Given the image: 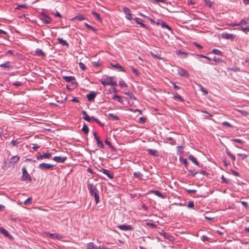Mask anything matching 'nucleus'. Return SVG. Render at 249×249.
<instances>
[{"label":"nucleus","mask_w":249,"mask_h":249,"mask_svg":"<svg viewBox=\"0 0 249 249\" xmlns=\"http://www.w3.org/2000/svg\"><path fill=\"white\" fill-rule=\"evenodd\" d=\"M87 187L90 195H94L96 203H98L99 201V196L98 195V191L96 187L92 184L88 183Z\"/></svg>","instance_id":"obj_1"},{"label":"nucleus","mask_w":249,"mask_h":249,"mask_svg":"<svg viewBox=\"0 0 249 249\" xmlns=\"http://www.w3.org/2000/svg\"><path fill=\"white\" fill-rule=\"evenodd\" d=\"M101 83L104 86L111 85V86H117V83L115 81L112 77H107L104 79H101Z\"/></svg>","instance_id":"obj_2"},{"label":"nucleus","mask_w":249,"mask_h":249,"mask_svg":"<svg viewBox=\"0 0 249 249\" xmlns=\"http://www.w3.org/2000/svg\"><path fill=\"white\" fill-rule=\"evenodd\" d=\"M22 176L21 177V179L23 181H31V178L30 177L29 174L27 172L25 168H23L22 169Z\"/></svg>","instance_id":"obj_3"},{"label":"nucleus","mask_w":249,"mask_h":249,"mask_svg":"<svg viewBox=\"0 0 249 249\" xmlns=\"http://www.w3.org/2000/svg\"><path fill=\"white\" fill-rule=\"evenodd\" d=\"M54 165L46 163H42L39 164V168L41 170H46V169H50L53 168L54 167Z\"/></svg>","instance_id":"obj_4"},{"label":"nucleus","mask_w":249,"mask_h":249,"mask_svg":"<svg viewBox=\"0 0 249 249\" xmlns=\"http://www.w3.org/2000/svg\"><path fill=\"white\" fill-rule=\"evenodd\" d=\"M123 12L125 15V17L128 20H131L133 19L132 17V14L130 12V10L127 7H124L123 8Z\"/></svg>","instance_id":"obj_5"},{"label":"nucleus","mask_w":249,"mask_h":249,"mask_svg":"<svg viewBox=\"0 0 249 249\" xmlns=\"http://www.w3.org/2000/svg\"><path fill=\"white\" fill-rule=\"evenodd\" d=\"M221 37L223 38H225L226 39H230L231 40H233L235 38V35L231 34L225 33L221 34Z\"/></svg>","instance_id":"obj_6"},{"label":"nucleus","mask_w":249,"mask_h":249,"mask_svg":"<svg viewBox=\"0 0 249 249\" xmlns=\"http://www.w3.org/2000/svg\"><path fill=\"white\" fill-rule=\"evenodd\" d=\"M118 228L123 231H133V227L131 225H121L118 226Z\"/></svg>","instance_id":"obj_7"},{"label":"nucleus","mask_w":249,"mask_h":249,"mask_svg":"<svg viewBox=\"0 0 249 249\" xmlns=\"http://www.w3.org/2000/svg\"><path fill=\"white\" fill-rule=\"evenodd\" d=\"M178 73L181 76H185V77H188L189 76V74H188V72L186 70H185L181 68H179L178 69Z\"/></svg>","instance_id":"obj_8"},{"label":"nucleus","mask_w":249,"mask_h":249,"mask_svg":"<svg viewBox=\"0 0 249 249\" xmlns=\"http://www.w3.org/2000/svg\"><path fill=\"white\" fill-rule=\"evenodd\" d=\"M46 235L47 236H50L51 238L53 239H61L62 236H60L59 234H55V233H50L49 232H46L45 233Z\"/></svg>","instance_id":"obj_9"},{"label":"nucleus","mask_w":249,"mask_h":249,"mask_svg":"<svg viewBox=\"0 0 249 249\" xmlns=\"http://www.w3.org/2000/svg\"><path fill=\"white\" fill-rule=\"evenodd\" d=\"M0 232L4 234L6 237L10 239H13L12 236L9 233L8 231L4 229L3 228L0 227Z\"/></svg>","instance_id":"obj_10"},{"label":"nucleus","mask_w":249,"mask_h":249,"mask_svg":"<svg viewBox=\"0 0 249 249\" xmlns=\"http://www.w3.org/2000/svg\"><path fill=\"white\" fill-rule=\"evenodd\" d=\"M54 160L57 162H63L66 159V157H53V159Z\"/></svg>","instance_id":"obj_11"},{"label":"nucleus","mask_w":249,"mask_h":249,"mask_svg":"<svg viewBox=\"0 0 249 249\" xmlns=\"http://www.w3.org/2000/svg\"><path fill=\"white\" fill-rule=\"evenodd\" d=\"M41 20L45 23L49 24L52 22V19L50 17L47 16H43L41 18Z\"/></svg>","instance_id":"obj_12"},{"label":"nucleus","mask_w":249,"mask_h":249,"mask_svg":"<svg viewBox=\"0 0 249 249\" xmlns=\"http://www.w3.org/2000/svg\"><path fill=\"white\" fill-rule=\"evenodd\" d=\"M12 165H13L11 163L10 161H9L8 158L7 159H4V163L2 166V168L3 169H6L9 167H11Z\"/></svg>","instance_id":"obj_13"},{"label":"nucleus","mask_w":249,"mask_h":249,"mask_svg":"<svg viewBox=\"0 0 249 249\" xmlns=\"http://www.w3.org/2000/svg\"><path fill=\"white\" fill-rule=\"evenodd\" d=\"M84 19H85V18L84 17V16L83 15H82L81 14H78L75 17L73 18L71 20L72 21H75L76 20L81 21V20H83Z\"/></svg>","instance_id":"obj_14"},{"label":"nucleus","mask_w":249,"mask_h":249,"mask_svg":"<svg viewBox=\"0 0 249 249\" xmlns=\"http://www.w3.org/2000/svg\"><path fill=\"white\" fill-rule=\"evenodd\" d=\"M88 249H101V247H98L93 243L90 242L87 245Z\"/></svg>","instance_id":"obj_15"},{"label":"nucleus","mask_w":249,"mask_h":249,"mask_svg":"<svg viewBox=\"0 0 249 249\" xmlns=\"http://www.w3.org/2000/svg\"><path fill=\"white\" fill-rule=\"evenodd\" d=\"M96 97V94L94 92H92L87 95V98L89 101H91Z\"/></svg>","instance_id":"obj_16"},{"label":"nucleus","mask_w":249,"mask_h":249,"mask_svg":"<svg viewBox=\"0 0 249 249\" xmlns=\"http://www.w3.org/2000/svg\"><path fill=\"white\" fill-rule=\"evenodd\" d=\"M160 234L162 235L165 238L169 239L170 240H171L172 236L168 234L167 232H164L163 231H162L161 232H160Z\"/></svg>","instance_id":"obj_17"},{"label":"nucleus","mask_w":249,"mask_h":249,"mask_svg":"<svg viewBox=\"0 0 249 249\" xmlns=\"http://www.w3.org/2000/svg\"><path fill=\"white\" fill-rule=\"evenodd\" d=\"M103 173L106 175L109 178L112 179L113 178V175L111 174L110 171L104 169H103Z\"/></svg>","instance_id":"obj_18"},{"label":"nucleus","mask_w":249,"mask_h":249,"mask_svg":"<svg viewBox=\"0 0 249 249\" xmlns=\"http://www.w3.org/2000/svg\"><path fill=\"white\" fill-rule=\"evenodd\" d=\"M176 53L178 55H181L183 58H186L188 56V54L187 53L182 52L180 50L177 51Z\"/></svg>","instance_id":"obj_19"},{"label":"nucleus","mask_w":249,"mask_h":249,"mask_svg":"<svg viewBox=\"0 0 249 249\" xmlns=\"http://www.w3.org/2000/svg\"><path fill=\"white\" fill-rule=\"evenodd\" d=\"M19 159V157H11L10 159H9V160L13 165L14 163L18 161Z\"/></svg>","instance_id":"obj_20"},{"label":"nucleus","mask_w":249,"mask_h":249,"mask_svg":"<svg viewBox=\"0 0 249 249\" xmlns=\"http://www.w3.org/2000/svg\"><path fill=\"white\" fill-rule=\"evenodd\" d=\"M82 114L84 115L83 119L86 121L90 122L91 120L92 119V117L90 118L86 113V112L84 110L82 111Z\"/></svg>","instance_id":"obj_21"},{"label":"nucleus","mask_w":249,"mask_h":249,"mask_svg":"<svg viewBox=\"0 0 249 249\" xmlns=\"http://www.w3.org/2000/svg\"><path fill=\"white\" fill-rule=\"evenodd\" d=\"M57 40L58 41V42L60 44H61V45H62L63 46H69L68 43L65 40H64L63 38H58Z\"/></svg>","instance_id":"obj_22"},{"label":"nucleus","mask_w":249,"mask_h":249,"mask_svg":"<svg viewBox=\"0 0 249 249\" xmlns=\"http://www.w3.org/2000/svg\"><path fill=\"white\" fill-rule=\"evenodd\" d=\"M249 22V18H244L241 20L240 22L236 24V25H246Z\"/></svg>","instance_id":"obj_23"},{"label":"nucleus","mask_w":249,"mask_h":249,"mask_svg":"<svg viewBox=\"0 0 249 249\" xmlns=\"http://www.w3.org/2000/svg\"><path fill=\"white\" fill-rule=\"evenodd\" d=\"M150 192L154 193L156 196L162 198H165V196L162 194H161L159 191H150Z\"/></svg>","instance_id":"obj_24"},{"label":"nucleus","mask_w":249,"mask_h":249,"mask_svg":"<svg viewBox=\"0 0 249 249\" xmlns=\"http://www.w3.org/2000/svg\"><path fill=\"white\" fill-rule=\"evenodd\" d=\"M108 117L113 120H118L119 119L118 116L114 113H109Z\"/></svg>","instance_id":"obj_25"},{"label":"nucleus","mask_w":249,"mask_h":249,"mask_svg":"<svg viewBox=\"0 0 249 249\" xmlns=\"http://www.w3.org/2000/svg\"><path fill=\"white\" fill-rule=\"evenodd\" d=\"M112 66L117 69L120 71H124V68L119 64H116L115 65H112Z\"/></svg>","instance_id":"obj_26"},{"label":"nucleus","mask_w":249,"mask_h":249,"mask_svg":"<svg viewBox=\"0 0 249 249\" xmlns=\"http://www.w3.org/2000/svg\"><path fill=\"white\" fill-rule=\"evenodd\" d=\"M134 176L135 178L139 179H142L143 175L142 174H141L140 172H135L134 173Z\"/></svg>","instance_id":"obj_27"},{"label":"nucleus","mask_w":249,"mask_h":249,"mask_svg":"<svg viewBox=\"0 0 249 249\" xmlns=\"http://www.w3.org/2000/svg\"><path fill=\"white\" fill-rule=\"evenodd\" d=\"M64 79L67 82H70L75 80V78L73 76H64Z\"/></svg>","instance_id":"obj_28"},{"label":"nucleus","mask_w":249,"mask_h":249,"mask_svg":"<svg viewBox=\"0 0 249 249\" xmlns=\"http://www.w3.org/2000/svg\"><path fill=\"white\" fill-rule=\"evenodd\" d=\"M36 52V54L38 56H44L45 55L44 53L40 49H37Z\"/></svg>","instance_id":"obj_29"},{"label":"nucleus","mask_w":249,"mask_h":249,"mask_svg":"<svg viewBox=\"0 0 249 249\" xmlns=\"http://www.w3.org/2000/svg\"><path fill=\"white\" fill-rule=\"evenodd\" d=\"M148 154L151 155H156L157 154V151L156 150L149 149L147 150Z\"/></svg>","instance_id":"obj_30"},{"label":"nucleus","mask_w":249,"mask_h":249,"mask_svg":"<svg viewBox=\"0 0 249 249\" xmlns=\"http://www.w3.org/2000/svg\"><path fill=\"white\" fill-rule=\"evenodd\" d=\"M82 130L83 132L84 133L87 134L89 132V128L87 125H86V124H84L82 128Z\"/></svg>","instance_id":"obj_31"},{"label":"nucleus","mask_w":249,"mask_h":249,"mask_svg":"<svg viewBox=\"0 0 249 249\" xmlns=\"http://www.w3.org/2000/svg\"><path fill=\"white\" fill-rule=\"evenodd\" d=\"M112 99L113 100H116L118 102H120V103H122V99L121 98V97L120 96H119V95H116V94H115L113 96V98Z\"/></svg>","instance_id":"obj_32"},{"label":"nucleus","mask_w":249,"mask_h":249,"mask_svg":"<svg viewBox=\"0 0 249 249\" xmlns=\"http://www.w3.org/2000/svg\"><path fill=\"white\" fill-rule=\"evenodd\" d=\"M189 159L195 164L199 166V164L196 159L195 157H189Z\"/></svg>","instance_id":"obj_33"},{"label":"nucleus","mask_w":249,"mask_h":249,"mask_svg":"<svg viewBox=\"0 0 249 249\" xmlns=\"http://www.w3.org/2000/svg\"><path fill=\"white\" fill-rule=\"evenodd\" d=\"M0 67L5 68H10L11 67V65L10 62H7L5 63H3L0 65Z\"/></svg>","instance_id":"obj_34"},{"label":"nucleus","mask_w":249,"mask_h":249,"mask_svg":"<svg viewBox=\"0 0 249 249\" xmlns=\"http://www.w3.org/2000/svg\"><path fill=\"white\" fill-rule=\"evenodd\" d=\"M236 110L244 116H247L249 114L248 112L245 110L236 109Z\"/></svg>","instance_id":"obj_35"},{"label":"nucleus","mask_w":249,"mask_h":249,"mask_svg":"<svg viewBox=\"0 0 249 249\" xmlns=\"http://www.w3.org/2000/svg\"><path fill=\"white\" fill-rule=\"evenodd\" d=\"M178 155H181L183 153L184 148L182 146H178Z\"/></svg>","instance_id":"obj_36"},{"label":"nucleus","mask_w":249,"mask_h":249,"mask_svg":"<svg viewBox=\"0 0 249 249\" xmlns=\"http://www.w3.org/2000/svg\"><path fill=\"white\" fill-rule=\"evenodd\" d=\"M92 14L93 15H94L95 17V18H96L97 19H98L99 21H101V18L100 16L98 13H96L95 11H93L92 12Z\"/></svg>","instance_id":"obj_37"},{"label":"nucleus","mask_w":249,"mask_h":249,"mask_svg":"<svg viewBox=\"0 0 249 249\" xmlns=\"http://www.w3.org/2000/svg\"><path fill=\"white\" fill-rule=\"evenodd\" d=\"M161 26L162 27L165 28L170 31H171L172 30L171 28L165 22H162Z\"/></svg>","instance_id":"obj_38"},{"label":"nucleus","mask_w":249,"mask_h":249,"mask_svg":"<svg viewBox=\"0 0 249 249\" xmlns=\"http://www.w3.org/2000/svg\"><path fill=\"white\" fill-rule=\"evenodd\" d=\"M119 86L121 87H127V85L125 83V82L123 80H121L120 81H119Z\"/></svg>","instance_id":"obj_39"},{"label":"nucleus","mask_w":249,"mask_h":249,"mask_svg":"<svg viewBox=\"0 0 249 249\" xmlns=\"http://www.w3.org/2000/svg\"><path fill=\"white\" fill-rule=\"evenodd\" d=\"M125 94L129 96L130 97V98H131V99H132L133 100H136V98L135 97L134 95H133V94L132 92H125Z\"/></svg>","instance_id":"obj_40"},{"label":"nucleus","mask_w":249,"mask_h":249,"mask_svg":"<svg viewBox=\"0 0 249 249\" xmlns=\"http://www.w3.org/2000/svg\"><path fill=\"white\" fill-rule=\"evenodd\" d=\"M95 140H96L98 146H103V143L100 141V139H99L98 136H96Z\"/></svg>","instance_id":"obj_41"},{"label":"nucleus","mask_w":249,"mask_h":249,"mask_svg":"<svg viewBox=\"0 0 249 249\" xmlns=\"http://www.w3.org/2000/svg\"><path fill=\"white\" fill-rule=\"evenodd\" d=\"M20 142L18 139L16 140H13L11 142V143L13 146H17Z\"/></svg>","instance_id":"obj_42"},{"label":"nucleus","mask_w":249,"mask_h":249,"mask_svg":"<svg viewBox=\"0 0 249 249\" xmlns=\"http://www.w3.org/2000/svg\"><path fill=\"white\" fill-rule=\"evenodd\" d=\"M179 160L180 161H182L183 164L185 165V166L186 167L187 164H188V162H187V159H183L181 157H180L179 158Z\"/></svg>","instance_id":"obj_43"},{"label":"nucleus","mask_w":249,"mask_h":249,"mask_svg":"<svg viewBox=\"0 0 249 249\" xmlns=\"http://www.w3.org/2000/svg\"><path fill=\"white\" fill-rule=\"evenodd\" d=\"M32 200V197H28L24 202V204L26 205L27 204L31 203V201Z\"/></svg>","instance_id":"obj_44"},{"label":"nucleus","mask_w":249,"mask_h":249,"mask_svg":"<svg viewBox=\"0 0 249 249\" xmlns=\"http://www.w3.org/2000/svg\"><path fill=\"white\" fill-rule=\"evenodd\" d=\"M79 67L83 70H85L86 69V67L82 62H79Z\"/></svg>","instance_id":"obj_45"},{"label":"nucleus","mask_w":249,"mask_h":249,"mask_svg":"<svg viewBox=\"0 0 249 249\" xmlns=\"http://www.w3.org/2000/svg\"><path fill=\"white\" fill-rule=\"evenodd\" d=\"M212 52L216 54L220 55L221 54V51L217 49H213Z\"/></svg>","instance_id":"obj_46"},{"label":"nucleus","mask_w":249,"mask_h":249,"mask_svg":"<svg viewBox=\"0 0 249 249\" xmlns=\"http://www.w3.org/2000/svg\"><path fill=\"white\" fill-rule=\"evenodd\" d=\"M241 30L245 33H247L249 31V26L246 27H242Z\"/></svg>","instance_id":"obj_47"},{"label":"nucleus","mask_w":249,"mask_h":249,"mask_svg":"<svg viewBox=\"0 0 249 249\" xmlns=\"http://www.w3.org/2000/svg\"><path fill=\"white\" fill-rule=\"evenodd\" d=\"M167 140L169 141H171L172 142H170V143L172 145H175L176 143L175 142V141H173V138H172V137H169L167 138Z\"/></svg>","instance_id":"obj_48"},{"label":"nucleus","mask_w":249,"mask_h":249,"mask_svg":"<svg viewBox=\"0 0 249 249\" xmlns=\"http://www.w3.org/2000/svg\"><path fill=\"white\" fill-rule=\"evenodd\" d=\"M131 70L132 71L135 73L136 74V75H138L139 73L138 72V71H137V70L136 69H135L134 67L133 66H131Z\"/></svg>","instance_id":"obj_49"},{"label":"nucleus","mask_w":249,"mask_h":249,"mask_svg":"<svg viewBox=\"0 0 249 249\" xmlns=\"http://www.w3.org/2000/svg\"><path fill=\"white\" fill-rule=\"evenodd\" d=\"M222 124L223 125H225L227 127H232V125L230 124L229 123L227 122H224L223 123H222Z\"/></svg>","instance_id":"obj_50"},{"label":"nucleus","mask_w":249,"mask_h":249,"mask_svg":"<svg viewBox=\"0 0 249 249\" xmlns=\"http://www.w3.org/2000/svg\"><path fill=\"white\" fill-rule=\"evenodd\" d=\"M213 60L216 63H220V62H222V60L220 58L216 57L215 56H214L213 57Z\"/></svg>","instance_id":"obj_51"},{"label":"nucleus","mask_w":249,"mask_h":249,"mask_svg":"<svg viewBox=\"0 0 249 249\" xmlns=\"http://www.w3.org/2000/svg\"><path fill=\"white\" fill-rule=\"evenodd\" d=\"M188 172L189 173V175L192 176L193 177L195 176L197 174V172H193V171H192L191 170H188Z\"/></svg>","instance_id":"obj_52"},{"label":"nucleus","mask_w":249,"mask_h":249,"mask_svg":"<svg viewBox=\"0 0 249 249\" xmlns=\"http://www.w3.org/2000/svg\"><path fill=\"white\" fill-rule=\"evenodd\" d=\"M174 97L175 98H178L181 101H183L182 98L178 94H176L175 95H174Z\"/></svg>","instance_id":"obj_53"},{"label":"nucleus","mask_w":249,"mask_h":249,"mask_svg":"<svg viewBox=\"0 0 249 249\" xmlns=\"http://www.w3.org/2000/svg\"><path fill=\"white\" fill-rule=\"evenodd\" d=\"M148 226H149L152 228H156L157 227V225H156L154 223H146V224Z\"/></svg>","instance_id":"obj_54"},{"label":"nucleus","mask_w":249,"mask_h":249,"mask_svg":"<svg viewBox=\"0 0 249 249\" xmlns=\"http://www.w3.org/2000/svg\"><path fill=\"white\" fill-rule=\"evenodd\" d=\"M92 119L95 122H96L98 124H99V125H102V123H101V122L100 121H99L97 118H94L93 117H92Z\"/></svg>","instance_id":"obj_55"},{"label":"nucleus","mask_w":249,"mask_h":249,"mask_svg":"<svg viewBox=\"0 0 249 249\" xmlns=\"http://www.w3.org/2000/svg\"><path fill=\"white\" fill-rule=\"evenodd\" d=\"M26 4H21V5H18L17 8H16V9H20L21 8H26Z\"/></svg>","instance_id":"obj_56"},{"label":"nucleus","mask_w":249,"mask_h":249,"mask_svg":"<svg viewBox=\"0 0 249 249\" xmlns=\"http://www.w3.org/2000/svg\"><path fill=\"white\" fill-rule=\"evenodd\" d=\"M151 54L154 57L157 58L159 59H162L161 57L160 56H157V54H156L154 52H151Z\"/></svg>","instance_id":"obj_57"},{"label":"nucleus","mask_w":249,"mask_h":249,"mask_svg":"<svg viewBox=\"0 0 249 249\" xmlns=\"http://www.w3.org/2000/svg\"><path fill=\"white\" fill-rule=\"evenodd\" d=\"M194 206V203L193 201H189L188 204V207L189 208H193Z\"/></svg>","instance_id":"obj_58"},{"label":"nucleus","mask_w":249,"mask_h":249,"mask_svg":"<svg viewBox=\"0 0 249 249\" xmlns=\"http://www.w3.org/2000/svg\"><path fill=\"white\" fill-rule=\"evenodd\" d=\"M134 19H135V21H136L137 23H138V24H141V22H142V20L141 18H136Z\"/></svg>","instance_id":"obj_59"},{"label":"nucleus","mask_w":249,"mask_h":249,"mask_svg":"<svg viewBox=\"0 0 249 249\" xmlns=\"http://www.w3.org/2000/svg\"><path fill=\"white\" fill-rule=\"evenodd\" d=\"M232 141L235 142H237L240 143H243V142H242V140L239 139H233Z\"/></svg>","instance_id":"obj_60"},{"label":"nucleus","mask_w":249,"mask_h":249,"mask_svg":"<svg viewBox=\"0 0 249 249\" xmlns=\"http://www.w3.org/2000/svg\"><path fill=\"white\" fill-rule=\"evenodd\" d=\"M221 179L223 180V182L225 183L226 184H228L229 183V181L227 180L226 178H225L223 176H222Z\"/></svg>","instance_id":"obj_61"},{"label":"nucleus","mask_w":249,"mask_h":249,"mask_svg":"<svg viewBox=\"0 0 249 249\" xmlns=\"http://www.w3.org/2000/svg\"><path fill=\"white\" fill-rule=\"evenodd\" d=\"M13 85L15 86H20L21 85V83L19 81H16L13 83Z\"/></svg>","instance_id":"obj_62"},{"label":"nucleus","mask_w":249,"mask_h":249,"mask_svg":"<svg viewBox=\"0 0 249 249\" xmlns=\"http://www.w3.org/2000/svg\"><path fill=\"white\" fill-rule=\"evenodd\" d=\"M241 203L246 208H248V204L247 202L245 201H241Z\"/></svg>","instance_id":"obj_63"},{"label":"nucleus","mask_w":249,"mask_h":249,"mask_svg":"<svg viewBox=\"0 0 249 249\" xmlns=\"http://www.w3.org/2000/svg\"><path fill=\"white\" fill-rule=\"evenodd\" d=\"M32 146H33L32 147V148L34 149H38L40 147L37 144H32Z\"/></svg>","instance_id":"obj_64"}]
</instances>
